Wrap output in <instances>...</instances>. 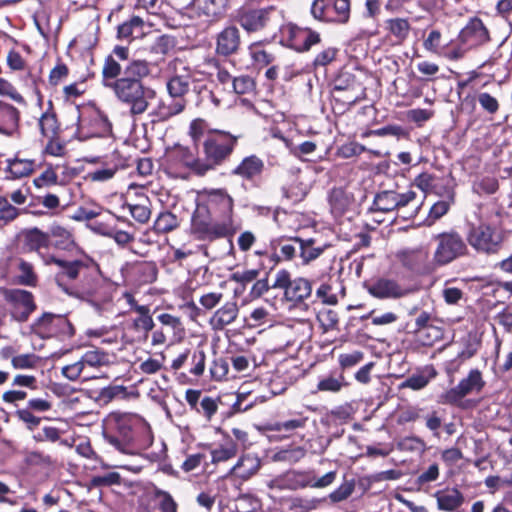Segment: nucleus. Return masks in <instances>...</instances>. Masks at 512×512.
<instances>
[{
	"label": "nucleus",
	"instance_id": "1",
	"mask_svg": "<svg viewBox=\"0 0 512 512\" xmlns=\"http://www.w3.org/2000/svg\"><path fill=\"white\" fill-rule=\"evenodd\" d=\"M150 73L148 61L131 58L128 46L115 45L104 58L101 83L129 108L131 115H141L155 96V91L143 82Z\"/></svg>",
	"mask_w": 512,
	"mask_h": 512
},
{
	"label": "nucleus",
	"instance_id": "2",
	"mask_svg": "<svg viewBox=\"0 0 512 512\" xmlns=\"http://www.w3.org/2000/svg\"><path fill=\"white\" fill-rule=\"evenodd\" d=\"M44 264L57 266L54 281L65 294L90 302L106 299L100 266L92 257L86 254L71 259L45 256Z\"/></svg>",
	"mask_w": 512,
	"mask_h": 512
},
{
	"label": "nucleus",
	"instance_id": "3",
	"mask_svg": "<svg viewBox=\"0 0 512 512\" xmlns=\"http://www.w3.org/2000/svg\"><path fill=\"white\" fill-rule=\"evenodd\" d=\"M188 134L203 156L200 157L198 167L205 174L227 163L240 139L239 135L229 131L211 128L203 118H196L190 122Z\"/></svg>",
	"mask_w": 512,
	"mask_h": 512
},
{
	"label": "nucleus",
	"instance_id": "4",
	"mask_svg": "<svg viewBox=\"0 0 512 512\" xmlns=\"http://www.w3.org/2000/svg\"><path fill=\"white\" fill-rule=\"evenodd\" d=\"M103 437L116 450L127 455H141L154 441L147 422L136 415L119 412H111L104 419Z\"/></svg>",
	"mask_w": 512,
	"mask_h": 512
},
{
	"label": "nucleus",
	"instance_id": "5",
	"mask_svg": "<svg viewBox=\"0 0 512 512\" xmlns=\"http://www.w3.org/2000/svg\"><path fill=\"white\" fill-rule=\"evenodd\" d=\"M169 67L173 75L166 82V89L171 98L169 103L162 102L157 107L156 115L160 120H168L182 113L187 106L186 94L192 84V68L181 58H174Z\"/></svg>",
	"mask_w": 512,
	"mask_h": 512
},
{
	"label": "nucleus",
	"instance_id": "6",
	"mask_svg": "<svg viewBox=\"0 0 512 512\" xmlns=\"http://www.w3.org/2000/svg\"><path fill=\"white\" fill-rule=\"evenodd\" d=\"M234 20L248 35L273 32L280 22L279 11L275 6L252 4H245L238 8Z\"/></svg>",
	"mask_w": 512,
	"mask_h": 512
},
{
	"label": "nucleus",
	"instance_id": "7",
	"mask_svg": "<svg viewBox=\"0 0 512 512\" xmlns=\"http://www.w3.org/2000/svg\"><path fill=\"white\" fill-rule=\"evenodd\" d=\"M238 230L239 228H230L226 223L209 214L208 210L196 204L190 223V235L194 240L212 243L227 238L233 247L231 239Z\"/></svg>",
	"mask_w": 512,
	"mask_h": 512
},
{
	"label": "nucleus",
	"instance_id": "8",
	"mask_svg": "<svg viewBox=\"0 0 512 512\" xmlns=\"http://www.w3.org/2000/svg\"><path fill=\"white\" fill-rule=\"evenodd\" d=\"M272 288L282 291V301L292 307L307 305L306 301L312 298V281L299 276L292 278L287 269H280L276 272Z\"/></svg>",
	"mask_w": 512,
	"mask_h": 512
},
{
	"label": "nucleus",
	"instance_id": "9",
	"mask_svg": "<svg viewBox=\"0 0 512 512\" xmlns=\"http://www.w3.org/2000/svg\"><path fill=\"white\" fill-rule=\"evenodd\" d=\"M0 277L13 285L30 288H36L40 281L35 265L19 252L0 261Z\"/></svg>",
	"mask_w": 512,
	"mask_h": 512
},
{
	"label": "nucleus",
	"instance_id": "10",
	"mask_svg": "<svg viewBox=\"0 0 512 512\" xmlns=\"http://www.w3.org/2000/svg\"><path fill=\"white\" fill-rule=\"evenodd\" d=\"M486 386L483 372L478 368L470 369L468 374L458 384L444 391L439 396V402L460 409H468L473 406L471 400H465L466 396L479 394Z\"/></svg>",
	"mask_w": 512,
	"mask_h": 512
},
{
	"label": "nucleus",
	"instance_id": "11",
	"mask_svg": "<svg viewBox=\"0 0 512 512\" xmlns=\"http://www.w3.org/2000/svg\"><path fill=\"white\" fill-rule=\"evenodd\" d=\"M38 128L41 136L46 139L43 153L55 157L63 156L66 142L62 138L63 129L52 100L47 101V107L38 119Z\"/></svg>",
	"mask_w": 512,
	"mask_h": 512
},
{
	"label": "nucleus",
	"instance_id": "12",
	"mask_svg": "<svg viewBox=\"0 0 512 512\" xmlns=\"http://www.w3.org/2000/svg\"><path fill=\"white\" fill-rule=\"evenodd\" d=\"M433 239L436 243L433 253V262L436 266L448 265L469 254L466 238L454 229L441 232Z\"/></svg>",
	"mask_w": 512,
	"mask_h": 512
},
{
	"label": "nucleus",
	"instance_id": "13",
	"mask_svg": "<svg viewBox=\"0 0 512 512\" xmlns=\"http://www.w3.org/2000/svg\"><path fill=\"white\" fill-rule=\"evenodd\" d=\"M505 236L496 226L481 222L471 224L466 234V242L479 254L494 255L503 247Z\"/></svg>",
	"mask_w": 512,
	"mask_h": 512
},
{
	"label": "nucleus",
	"instance_id": "14",
	"mask_svg": "<svg viewBox=\"0 0 512 512\" xmlns=\"http://www.w3.org/2000/svg\"><path fill=\"white\" fill-rule=\"evenodd\" d=\"M31 332L41 339L56 338L61 341L75 335V327L66 315L44 312L30 326Z\"/></svg>",
	"mask_w": 512,
	"mask_h": 512
},
{
	"label": "nucleus",
	"instance_id": "15",
	"mask_svg": "<svg viewBox=\"0 0 512 512\" xmlns=\"http://www.w3.org/2000/svg\"><path fill=\"white\" fill-rule=\"evenodd\" d=\"M280 44L297 53H306L315 45L321 43L319 32L309 28L300 27L295 23L289 22L281 26Z\"/></svg>",
	"mask_w": 512,
	"mask_h": 512
},
{
	"label": "nucleus",
	"instance_id": "16",
	"mask_svg": "<svg viewBox=\"0 0 512 512\" xmlns=\"http://www.w3.org/2000/svg\"><path fill=\"white\" fill-rule=\"evenodd\" d=\"M200 157H196L189 147L175 145L168 149L164 156V169L172 177L182 176L186 170H191L197 176L206 175L198 167Z\"/></svg>",
	"mask_w": 512,
	"mask_h": 512
},
{
	"label": "nucleus",
	"instance_id": "17",
	"mask_svg": "<svg viewBox=\"0 0 512 512\" xmlns=\"http://www.w3.org/2000/svg\"><path fill=\"white\" fill-rule=\"evenodd\" d=\"M0 294L9 307L13 320L24 323L37 310L35 296L22 288H0Z\"/></svg>",
	"mask_w": 512,
	"mask_h": 512
},
{
	"label": "nucleus",
	"instance_id": "18",
	"mask_svg": "<svg viewBox=\"0 0 512 512\" xmlns=\"http://www.w3.org/2000/svg\"><path fill=\"white\" fill-rule=\"evenodd\" d=\"M310 13L319 22L344 25L351 17V1L313 0Z\"/></svg>",
	"mask_w": 512,
	"mask_h": 512
},
{
	"label": "nucleus",
	"instance_id": "19",
	"mask_svg": "<svg viewBox=\"0 0 512 512\" xmlns=\"http://www.w3.org/2000/svg\"><path fill=\"white\" fill-rule=\"evenodd\" d=\"M197 204L230 228H239L234 219V199L225 188L209 191L206 199Z\"/></svg>",
	"mask_w": 512,
	"mask_h": 512
},
{
	"label": "nucleus",
	"instance_id": "20",
	"mask_svg": "<svg viewBox=\"0 0 512 512\" xmlns=\"http://www.w3.org/2000/svg\"><path fill=\"white\" fill-rule=\"evenodd\" d=\"M51 247L52 240L49 232L38 227L22 229L16 237L17 252L23 255L36 253L43 263L45 256H55L54 254L44 253Z\"/></svg>",
	"mask_w": 512,
	"mask_h": 512
},
{
	"label": "nucleus",
	"instance_id": "21",
	"mask_svg": "<svg viewBox=\"0 0 512 512\" xmlns=\"http://www.w3.org/2000/svg\"><path fill=\"white\" fill-rule=\"evenodd\" d=\"M137 315L125 327L123 339L126 343H145L149 338L150 331L155 328L150 306L137 308Z\"/></svg>",
	"mask_w": 512,
	"mask_h": 512
},
{
	"label": "nucleus",
	"instance_id": "22",
	"mask_svg": "<svg viewBox=\"0 0 512 512\" xmlns=\"http://www.w3.org/2000/svg\"><path fill=\"white\" fill-rule=\"evenodd\" d=\"M78 130L86 138L106 137L112 132V124L100 110H91L79 114Z\"/></svg>",
	"mask_w": 512,
	"mask_h": 512
},
{
	"label": "nucleus",
	"instance_id": "23",
	"mask_svg": "<svg viewBox=\"0 0 512 512\" xmlns=\"http://www.w3.org/2000/svg\"><path fill=\"white\" fill-rule=\"evenodd\" d=\"M170 368L175 373L187 369L188 373L198 380L205 372L206 353L201 348L185 349L172 360Z\"/></svg>",
	"mask_w": 512,
	"mask_h": 512
},
{
	"label": "nucleus",
	"instance_id": "24",
	"mask_svg": "<svg viewBox=\"0 0 512 512\" xmlns=\"http://www.w3.org/2000/svg\"><path fill=\"white\" fill-rule=\"evenodd\" d=\"M459 43L468 48H478L491 41V34L483 20L477 16L471 17L458 34Z\"/></svg>",
	"mask_w": 512,
	"mask_h": 512
},
{
	"label": "nucleus",
	"instance_id": "25",
	"mask_svg": "<svg viewBox=\"0 0 512 512\" xmlns=\"http://www.w3.org/2000/svg\"><path fill=\"white\" fill-rule=\"evenodd\" d=\"M28 190L21 188L3 195L0 194V227L14 222L20 215L28 212L27 209H20L17 206L27 201Z\"/></svg>",
	"mask_w": 512,
	"mask_h": 512
},
{
	"label": "nucleus",
	"instance_id": "26",
	"mask_svg": "<svg viewBox=\"0 0 512 512\" xmlns=\"http://www.w3.org/2000/svg\"><path fill=\"white\" fill-rule=\"evenodd\" d=\"M215 54L220 57L236 55L242 45V38L239 28L234 24L224 26L214 37Z\"/></svg>",
	"mask_w": 512,
	"mask_h": 512
},
{
	"label": "nucleus",
	"instance_id": "27",
	"mask_svg": "<svg viewBox=\"0 0 512 512\" xmlns=\"http://www.w3.org/2000/svg\"><path fill=\"white\" fill-rule=\"evenodd\" d=\"M37 378L34 375L16 374L11 381V388L4 391L1 399L5 404L17 406L28 397L26 389H37Z\"/></svg>",
	"mask_w": 512,
	"mask_h": 512
},
{
	"label": "nucleus",
	"instance_id": "28",
	"mask_svg": "<svg viewBox=\"0 0 512 512\" xmlns=\"http://www.w3.org/2000/svg\"><path fill=\"white\" fill-rule=\"evenodd\" d=\"M230 8V0H193L192 11L207 23L222 20Z\"/></svg>",
	"mask_w": 512,
	"mask_h": 512
},
{
	"label": "nucleus",
	"instance_id": "29",
	"mask_svg": "<svg viewBox=\"0 0 512 512\" xmlns=\"http://www.w3.org/2000/svg\"><path fill=\"white\" fill-rule=\"evenodd\" d=\"M6 62L11 71L26 73L23 78L24 84L33 88L38 94L39 99H41L42 95L38 89V84L42 82L41 73L34 72L28 65L27 61L22 57L20 52L16 51L15 49H11L8 52Z\"/></svg>",
	"mask_w": 512,
	"mask_h": 512
},
{
	"label": "nucleus",
	"instance_id": "30",
	"mask_svg": "<svg viewBox=\"0 0 512 512\" xmlns=\"http://www.w3.org/2000/svg\"><path fill=\"white\" fill-rule=\"evenodd\" d=\"M265 169L264 161L257 155L245 156L231 171L232 176L249 183L260 180Z\"/></svg>",
	"mask_w": 512,
	"mask_h": 512
},
{
	"label": "nucleus",
	"instance_id": "31",
	"mask_svg": "<svg viewBox=\"0 0 512 512\" xmlns=\"http://www.w3.org/2000/svg\"><path fill=\"white\" fill-rule=\"evenodd\" d=\"M385 39L394 46H400L409 38L412 26L407 17H391L384 21Z\"/></svg>",
	"mask_w": 512,
	"mask_h": 512
},
{
	"label": "nucleus",
	"instance_id": "32",
	"mask_svg": "<svg viewBox=\"0 0 512 512\" xmlns=\"http://www.w3.org/2000/svg\"><path fill=\"white\" fill-rule=\"evenodd\" d=\"M275 38V35L271 38H264L251 42L248 47V55L251 64L256 69H263L273 64L277 57L276 54L267 49V44H270Z\"/></svg>",
	"mask_w": 512,
	"mask_h": 512
},
{
	"label": "nucleus",
	"instance_id": "33",
	"mask_svg": "<svg viewBox=\"0 0 512 512\" xmlns=\"http://www.w3.org/2000/svg\"><path fill=\"white\" fill-rule=\"evenodd\" d=\"M368 292L377 299H398L409 293L396 280L384 277L373 281L368 287Z\"/></svg>",
	"mask_w": 512,
	"mask_h": 512
},
{
	"label": "nucleus",
	"instance_id": "34",
	"mask_svg": "<svg viewBox=\"0 0 512 512\" xmlns=\"http://www.w3.org/2000/svg\"><path fill=\"white\" fill-rule=\"evenodd\" d=\"M311 485L310 471L288 470L272 481V487L278 490L297 491Z\"/></svg>",
	"mask_w": 512,
	"mask_h": 512
},
{
	"label": "nucleus",
	"instance_id": "35",
	"mask_svg": "<svg viewBox=\"0 0 512 512\" xmlns=\"http://www.w3.org/2000/svg\"><path fill=\"white\" fill-rule=\"evenodd\" d=\"M21 113L14 105L0 100V135L15 137L20 132Z\"/></svg>",
	"mask_w": 512,
	"mask_h": 512
},
{
	"label": "nucleus",
	"instance_id": "36",
	"mask_svg": "<svg viewBox=\"0 0 512 512\" xmlns=\"http://www.w3.org/2000/svg\"><path fill=\"white\" fill-rule=\"evenodd\" d=\"M39 167L41 163H37L36 159L25 157L22 151H17L13 157L6 160V172L12 179L28 177Z\"/></svg>",
	"mask_w": 512,
	"mask_h": 512
},
{
	"label": "nucleus",
	"instance_id": "37",
	"mask_svg": "<svg viewBox=\"0 0 512 512\" xmlns=\"http://www.w3.org/2000/svg\"><path fill=\"white\" fill-rule=\"evenodd\" d=\"M127 273L132 282L141 286L156 281L158 267L154 261H136L129 265Z\"/></svg>",
	"mask_w": 512,
	"mask_h": 512
},
{
	"label": "nucleus",
	"instance_id": "38",
	"mask_svg": "<svg viewBox=\"0 0 512 512\" xmlns=\"http://www.w3.org/2000/svg\"><path fill=\"white\" fill-rule=\"evenodd\" d=\"M192 92L195 95V105L203 109H217L222 105V99L201 80H192Z\"/></svg>",
	"mask_w": 512,
	"mask_h": 512
},
{
	"label": "nucleus",
	"instance_id": "39",
	"mask_svg": "<svg viewBox=\"0 0 512 512\" xmlns=\"http://www.w3.org/2000/svg\"><path fill=\"white\" fill-rule=\"evenodd\" d=\"M297 241L299 247V258L301 259V263L303 265H309L318 259L328 248L331 247V244L321 242L318 239L312 237H300Z\"/></svg>",
	"mask_w": 512,
	"mask_h": 512
},
{
	"label": "nucleus",
	"instance_id": "40",
	"mask_svg": "<svg viewBox=\"0 0 512 512\" xmlns=\"http://www.w3.org/2000/svg\"><path fill=\"white\" fill-rule=\"evenodd\" d=\"M328 201L332 214L335 217H341L352 209L355 199L347 189L334 187L329 193Z\"/></svg>",
	"mask_w": 512,
	"mask_h": 512
},
{
	"label": "nucleus",
	"instance_id": "41",
	"mask_svg": "<svg viewBox=\"0 0 512 512\" xmlns=\"http://www.w3.org/2000/svg\"><path fill=\"white\" fill-rule=\"evenodd\" d=\"M238 314L237 302L235 300L227 301L214 312L210 324L214 330H223L237 319Z\"/></svg>",
	"mask_w": 512,
	"mask_h": 512
},
{
	"label": "nucleus",
	"instance_id": "42",
	"mask_svg": "<svg viewBox=\"0 0 512 512\" xmlns=\"http://www.w3.org/2000/svg\"><path fill=\"white\" fill-rule=\"evenodd\" d=\"M434 497L441 511L454 512L464 503V495L457 488H445L436 491Z\"/></svg>",
	"mask_w": 512,
	"mask_h": 512
},
{
	"label": "nucleus",
	"instance_id": "43",
	"mask_svg": "<svg viewBox=\"0 0 512 512\" xmlns=\"http://www.w3.org/2000/svg\"><path fill=\"white\" fill-rule=\"evenodd\" d=\"M281 192L284 198L293 203H298L306 197L308 188L299 174L290 173L281 187Z\"/></svg>",
	"mask_w": 512,
	"mask_h": 512
},
{
	"label": "nucleus",
	"instance_id": "44",
	"mask_svg": "<svg viewBox=\"0 0 512 512\" xmlns=\"http://www.w3.org/2000/svg\"><path fill=\"white\" fill-rule=\"evenodd\" d=\"M23 461L26 466L40 470H53L57 466V458L38 449L26 450Z\"/></svg>",
	"mask_w": 512,
	"mask_h": 512
},
{
	"label": "nucleus",
	"instance_id": "45",
	"mask_svg": "<svg viewBox=\"0 0 512 512\" xmlns=\"http://www.w3.org/2000/svg\"><path fill=\"white\" fill-rule=\"evenodd\" d=\"M299 238V236L274 238L270 241L269 247L271 250H279L284 261H292L299 256L298 241H296Z\"/></svg>",
	"mask_w": 512,
	"mask_h": 512
},
{
	"label": "nucleus",
	"instance_id": "46",
	"mask_svg": "<svg viewBox=\"0 0 512 512\" xmlns=\"http://www.w3.org/2000/svg\"><path fill=\"white\" fill-rule=\"evenodd\" d=\"M478 101L480 107L484 112L490 115H495L500 109L498 99L488 92H480L476 96L467 95L463 98L462 103L470 106L472 110L475 109V101Z\"/></svg>",
	"mask_w": 512,
	"mask_h": 512
},
{
	"label": "nucleus",
	"instance_id": "47",
	"mask_svg": "<svg viewBox=\"0 0 512 512\" xmlns=\"http://www.w3.org/2000/svg\"><path fill=\"white\" fill-rule=\"evenodd\" d=\"M402 265L417 274L426 272L427 255L421 250L402 251L398 254Z\"/></svg>",
	"mask_w": 512,
	"mask_h": 512
},
{
	"label": "nucleus",
	"instance_id": "48",
	"mask_svg": "<svg viewBox=\"0 0 512 512\" xmlns=\"http://www.w3.org/2000/svg\"><path fill=\"white\" fill-rule=\"evenodd\" d=\"M366 98V89L360 88L359 90H352L351 92H337L332 93L334 109H339L340 113H344L356 103Z\"/></svg>",
	"mask_w": 512,
	"mask_h": 512
},
{
	"label": "nucleus",
	"instance_id": "49",
	"mask_svg": "<svg viewBox=\"0 0 512 512\" xmlns=\"http://www.w3.org/2000/svg\"><path fill=\"white\" fill-rule=\"evenodd\" d=\"M260 466L261 464L258 458L249 454L242 455L231 468V474L242 480H247L258 472Z\"/></svg>",
	"mask_w": 512,
	"mask_h": 512
},
{
	"label": "nucleus",
	"instance_id": "50",
	"mask_svg": "<svg viewBox=\"0 0 512 512\" xmlns=\"http://www.w3.org/2000/svg\"><path fill=\"white\" fill-rule=\"evenodd\" d=\"M144 21L139 16H132L130 19L124 21L117 28V38L131 42L144 34Z\"/></svg>",
	"mask_w": 512,
	"mask_h": 512
},
{
	"label": "nucleus",
	"instance_id": "51",
	"mask_svg": "<svg viewBox=\"0 0 512 512\" xmlns=\"http://www.w3.org/2000/svg\"><path fill=\"white\" fill-rule=\"evenodd\" d=\"M262 510V502L259 498L244 494L238 496L232 504L227 506L225 512H259Z\"/></svg>",
	"mask_w": 512,
	"mask_h": 512
},
{
	"label": "nucleus",
	"instance_id": "52",
	"mask_svg": "<svg viewBox=\"0 0 512 512\" xmlns=\"http://www.w3.org/2000/svg\"><path fill=\"white\" fill-rule=\"evenodd\" d=\"M438 195L445 198V200L437 201L432 205L429 211V218L438 220L444 216L450 209L451 203L454 202L455 192L454 189L449 186H443V191L437 193Z\"/></svg>",
	"mask_w": 512,
	"mask_h": 512
},
{
	"label": "nucleus",
	"instance_id": "53",
	"mask_svg": "<svg viewBox=\"0 0 512 512\" xmlns=\"http://www.w3.org/2000/svg\"><path fill=\"white\" fill-rule=\"evenodd\" d=\"M347 385L344 374L333 371L329 375L322 377L318 381L316 388L319 392L338 393Z\"/></svg>",
	"mask_w": 512,
	"mask_h": 512
},
{
	"label": "nucleus",
	"instance_id": "54",
	"mask_svg": "<svg viewBox=\"0 0 512 512\" xmlns=\"http://www.w3.org/2000/svg\"><path fill=\"white\" fill-rule=\"evenodd\" d=\"M327 501L326 497L295 496L289 501V510L292 512H311L321 507Z\"/></svg>",
	"mask_w": 512,
	"mask_h": 512
},
{
	"label": "nucleus",
	"instance_id": "55",
	"mask_svg": "<svg viewBox=\"0 0 512 512\" xmlns=\"http://www.w3.org/2000/svg\"><path fill=\"white\" fill-rule=\"evenodd\" d=\"M396 191L384 190L377 193L374 197L372 206L370 207L371 212H382L388 213L396 210L395 198Z\"/></svg>",
	"mask_w": 512,
	"mask_h": 512
},
{
	"label": "nucleus",
	"instance_id": "56",
	"mask_svg": "<svg viewBox=\"0 0 512 512\" xmlns=\"http://www.w3.org/2000/svg\"><path fill=\"white\" fill-rule=\"evenodd\" d=\"M238 453V444L231 438L224 440L218 447L211 450V461L214 464L226 462Z\"/></svg>",
	"mask_w": 512,
	"mask_h": 512
},
{
	"label": "nucleus",
	"instance_id": "57",
	"mask_svg": "<svg viewBox=\"0 0 512 512\" xmlns=\"http://www.w3.org/2000/svg\"><path fill=\"white\" fill-rule=\"evenodd\" d=\"M130 215L137 222L147 223L151 217V202L148 197H141L135 203H126Z\"/></svg>",
	"mask_w": 512,
	"mask_h": 512
},
{
	"label": "nucleus",
	"instance_id": "58",
	"mask_svg": "<svg viewBox=\"0 0 512 512\" xmlns=\"http://www.w3.org/2000/svg\"><path fill=\"white\" fill-rule=\"evenodd\" d=\"M50 239H55L52 246L60 250H68L75 245V240L72 232L60 225H54L50 229Z\"/></svg>",
	"mask_w": 512,
	"mask_h": 512
},
{
	"label": "nucleus",
	"instance_id": "59",
	"mask_svg": "<svg viewBox=\"0 0 512 512\" xmlns=\"http://www.w3.org/2000/svg\"><path fill=\"white\" fill-rule=\"evenodd\" d=\"M95 230L104 236L112 237L119 245H126L134 239L133 235L129 232L117 229L101 221L95 222Z\"/></svg>",
	"mask_w": 512,
	"mask_h": 512
},
{
	"label": "nucleus",
	"instance_id": "60",
	"mask_svg": "<svg viewBox=\"0 0 512 512\" xmlns=\"http://www.w3.org/2000/svg\"><path fill=\"white\" fill-rule=\"evenodd\" d=\"M180 226L178 217L170 212L163 211L159 213L153 224V230L157 234H166Z\"/></svg>",
	"mask_w": 512,
	"mask_h": 512
},
{
	"label": "nucleus",
	"instance_id": "61",
	"mask_svg": "<svg viewBox=\"0 0 512 512\" xmlns=\"http://www.w3.org/2000/svg\"><path fill=\"white\" fill-rule=\"evenodd\" d=\"M364 88L357 80L356 76L349 72L340 73L333 82L332 93L337 92H351L352 90H359Z\"/></svg>",
	"mask_w": 512,
	"mask_h": 512
},
{
	"label": "nucleus",
	"instance_id": "62",
	"mask_svg": "<svg viewBox=\"0 0 512 512\" xmlns=\"http://www.w3.org/2000/svg\"><path fill=\"white\" fill-rule=\"evenodd\" d=\"M176 46V38L168 34H162L155 38L150 45L149 51L152 54L160 55L161 59L168 55Z\"/></svg>",
	"mask_w": 512,
	"mask_h": 512
},
{
	"label": "nucleus",
	"instance_id": "63",
	"mask_svg": "<svg viewBox=\"0 0 512 512\" xmlns=\"http://www.w3.org/2000/svg\"><path fill=\"white\" fill-rule=\"evenodd\" d=\"M130 393L128 388L123 385H109L102 388L98 393V400L104 404H108L113 400L128 399Z\"/></svg>",
	"mask_w": 512,
	"mask_h": 512
},
{
	"label": "nucleus",
	"instance_id": "64",
	"mask_svg": "<svg viewBox=\"0 0 512 512\" xmlns=\"http://www.w3.org/2000/svg\"><path fill=\"white\" fill-rule=\"evenodd\" d=\"M443 335V329L434 324L415 333L417 341L425 347H432Z\"/></svg>",
	"mask_w": 512,
	"mask_h": 512
}]
</instances>
